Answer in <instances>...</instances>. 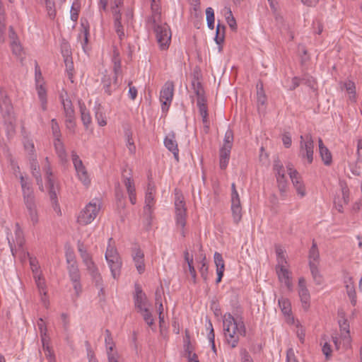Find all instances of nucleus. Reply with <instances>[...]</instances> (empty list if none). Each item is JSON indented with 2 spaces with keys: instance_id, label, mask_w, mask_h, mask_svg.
Instances as JSON below:
<instances>
[{
  "instance_id": "53",
  "label": "nucleus",
  "mask_w": 362,
  "mask_h": 362,
  "mask_svg": "<svg viewBox=\"0 0 362 362\" xmlns=\"http://www.w3.org/2000/svg\"><path fill=\"white\" fill-rule=\"evenodd\" d=\"M45 6L49 16L54 18L56 16L54 2L52 0H45Z\"/></svg>"
},
{
  "instance_id": "28",
  "label": "nucleus",
  "mask_w": 362,
  "mask_h": 362,
  "mask_svg": "<svg viewBox=\"0 0 362 362\" xmlns=\"http://www.w3.org/2000/svg\"><path fill=\"white\" fill-rule=\"evenodd\" d=\"M23 197L27 209L36 207L35 198L33 189L23 192Z\"/></svg>"
},
{
  "instance_id": "29",
  "label": "nucleus",
  "mask_w": 362,
  "mask_h": 362,
  "mask_svg": "<svg viewBox=\"0 0 362 362\" xmlns=\"http://www.w3.org/2000/svg\"><path fill=\"white\" fill-rule=\"evenodd\" d=\"M309 267H310V272H311L313 279L314 281L315 282V284L317 285L322 284V281H323V277L321 275V274L318 269L317 263L310 262L309 263Z\"/></svg>"
},
{
  "instance_id": "62",
  "label": "nucleus",
  "mask_w": 362,
  "mask_h": 362,
  "mask_svg": "<svg viewBox=\"0 0 362 362\" xmlns=\"http://www.w3.org/2000/svg\"><path fill=\"white\" fill-rule=\"evenodd\" d=\"M87 346V357L88 359V362H98V359L96 358L95 354L92 349L90 346V344L88 341L86 342Z\"/></svg>"
},
{
  "instance_id": "17",
  "label": "nucleus",
  "mask_w": 362,
  "mask_h": 362,
  "mask_svg": "<svg viewBox=\"0 0 362 362\" xmlns=\"http://www.w3.org/2000/svg\"><path fill=\"white\" fill-rule=\"evenodd\" d=\"M276 271L279 280L284 284L289 291H291L293 289V284L291 282V272L286 267L276 269Z\"/></svg>"
},
{
  "instance_id": "4",
  "label": "nucleus",
  "mask_w": 362,
  "mask_h": 362,
  "mask_svg": "<svg viewBox=\"0 0 362 362\" xmlns=\"http://www.w3.org/2000/svg\"><path fill=\"white\" fill-rule=\"evenodd\" d=\"M273 170L277 182L278 188L281 195L284 197L287 188V179L286 177V171L282 163L279 158L274 160Z\"/></svg>"
},
{
  "instance_id": "35",
  "label": "nucleus",
  "mask_w": 362,
  "mask_h": 362,
  "mask_svg": "<svg viewBox=\"0 0 362 362\" xmlns=\"http://www.w3.org/2000/svg\"><path fill=\"white\" fill-rule=\"evenodd\" d=\"M225 31L226 26L218 23L216 26V36L214 38L217 45H221L224 42Z\"/></svg>"
},
{
  "instance_id": "39",
  "label": "nucleus",
  "mask_w": 362,
  "mask_h": 362,
  "mask_svg": "<svg viewBox=\"0 0 362 362\" xmlns=\"http://www.w3.org/2000/svg\"><path fill=\"white\" fill-rule=\"evenodd\" d=\"M62 105L64 107V115L66 118L74 117V110L72 107L71 101L69 99H63Z\"/></svg>"
},
{
  "instance_id": "19",
  "label": "nucleus",
  "mask_w": 362,
  "mask_h": 362,
  "mask_svg": "<svg viewBox=\"0 0 362 362\" xmlns=\"http://www.w3.org/2000/svg\"><path fill=\"white\" fill-rule=\"evenodd\" d=\"M30 170L33 176L35 178L37 185L41 191H44L42 180L41 177L40 166L37 161L36 157L33 158L30 160Z\"/></svg>"
},
{
  "instance_id": "47",
  "label": "nucleus",
  "mask_w": 362,
  "mask_h": 362,
  "mask_svg": "<svg viewBox=\"0 0 362 362\" xmlns=\"http://www.w3.org/2000/svg\"><path fill=\"white\" fill-rule=\"evenodd\" d=\"M51 129L52 135L54 137V140H57V139H61L62 133L60 131L59 125L56 119H52L51 120Z\"/></svg>"
},
{
  "instance_id": "37",
  "label": "nucleus",
  "mask_w": 362,
  "mask_h": 362,
  "mask_svg": "<svg viewBox=\"0 0 362 362\" xmlns=\"http://www.w3.org/2000/svg\"><path fill=\"white\" fill-rule=\"evenodd\" d=\"M67 270L70 280L81 279V274L78 264H72L67 265Z\"/></svg>"
},
{
  "instance_id": "3",
  "label": "nucleus",
  "mask_w": 362,
  "mask_h": 362,
  "mask_svg": "<svg viewBox=\"0 0 362 362\" xmlns=\"http://www.w3.org/2000/svg\"><path fill=\"white\" fill-rule=\"evenodd\" d=\"M44 171L46 174L47 184L48 186L49 195L52 202L54 211L60 212L59 206L57 200L58 187L55 186L54 182L52 178V173L51 170L50 163L45 164L43 167Z\"/></svg>"
},
{
  "instance_id": "31",
  "label": "nucleus",
  "mask_w": 362,
  "mask_h": 362,
  "mask_svg": "<svg viewBox=\"0 0 362 362\" xmlns=\"http://www.w3.org/2000/svg\"><path fill=\"white\" fill-rule=\"evenodd\" d=\"M112 240V238L109 239V243ZM105 259L107 262H112L113 260L119 259V255L117 251V249L110 245V243L108 244L107 247V250L105 252Z\"/></svg>"
},
{
  "instance_id": "32",
  "label": "nucleus",
  "mask_w": 362,
  "mask_h": 362,
  "mask_svg": "<svg viewBox=\"0 0 362 362\" xmlns=\"http://www.w3.org/2000/svg\"><path fill=\"white\" fill-rule=\"evenodd\" d=\"M109 267L111 271L112 276L114 279H117L121 272L122 261L121 259L113 260L112 262H107Z\"/></svg>"
},
{
  "instance_id": "18",
  "label": "nucleus",
  "mask_w": 362,
  "mask_h": 362,
  "mask_svg": "<svg viewBox=\"0 0 362 362\" xmlns=\"http://www.w3.org/2000/svg\"><path fill=\"white\" fill-rule=\"evenodd\" d=\"M339 328L341 331V335L344 344L346 346H350L351 344V337H350V330H349V324L346 319L339 320Z\"/></svg>"
},
{
  "instance_id": "64",
  "label": "nucleus",
  "mask_w": 362,
  "mask_h": 362,
  "mask_svg": "<svg viewBox=\"0 0 362 362\" xmlns=\"http://www.w3.org/2000/svg\"><path fill=\"white\" fill-rule=\"evenodd\" d=\"M286 362H299L292 348L288 349L286 351Z\"/></svg>"
},
{
  "instance_id": "24",
  "label": "nucleus",
  "mask_w": 362,
  "mask_h": 362,
  "mask_svg": "<svg viewBox=\"0 0 362 362\" xmlns=\"http://www.w3.org/2000/svg\"><path fill=\"white\" fill-rule=\"evenodd\" d=\"M231 211L233 221L235 224H238L242 218V207L240 204V199L231 200Z\"/></svg>"
},
{
  "instance_id": "22",
  "label": "nucleus",
  "mask_w": 362,
  "mask_h": 362,
  "mask_svg": "<svg viewBox=\"0 0 362 362\" xmlns=\"http://www.w3.org/2000/svg\"><path fill=\"white\" fill-rule=\"evenodd\" d=\"M89 36V25L87 21L81 20V31L78 34V38L82 39L81 46L84 51H86V46L88 42Z\"/></svg>"
},
{
  "instance_id": "46",
  "label": "nucleus",
  "mask_w": 362,
  "mask_h": 362,
  "mask_svg": "<svg viewBox=\"0 0 362 362\" xmlns=\"http://www.w3.org/2000/svg\"><path fill=\"white\" fill-rule=\"evenodd\" d=\"M129 176H125L123 175V183L127 189V193L135 191L134 182L132 178L131 173H129Z\"/></svg>"
},
{
  "instance_id": "10",
  "label": "nucleus",
  "mask_w": 362,
  "mask_h": 362,
  "mask_svg": "<svg viewBox=\"0 0 362 362\" xmlns=\"http://www.w3.org/2000/svg\"><path fill=\"white\" fill-rule=\"evenodd\" d=\"M84 265L86 267L87 271L90 275L93 281L95 283V286H101V283L103 282V279L100 273L98 271V268L93 261L92 257L83 261Z\"/></svg>"
},
{
  "instance_id": "48",
  "label": "nucleus",
  "mask_w": 362,
  "mask_h": 362,
  "mask_svg": "<svg viewBox=\"0 0 362 362\" xmlns=\"http://www.w3.org/2000/svg\"><path fill=\"white\" fill-rule=\"evenodd\" d=\"M125 136L127 140V146L130 153H134L136 151V146L132 139V134L130 130L125 131Z\"/></svg>"
},
{
  "instance_id": "34",
  "label": "nucleus",
  "mask_w": 362,
  "mask_h": 362,
  "mask_svg": "<svg viewBox=\"0 0 362 362\" xmlns=\"http://www.w3.org/2000/svg\"><path fill=\"white\" fill-rule=\"evenodd\" d=\"M33 277L40 294L46 296L47 288L45 279L42 276L41 274H35Z\"/></svg>"
},
{
  "instance_id": "51",
  "label": "nucleus",
  "mask_w": 362,
  "mask_h": 362,
  "mask_svg": "<svg viewBox=\"0 0 362 362\" xmlns=\"http://www.w3.org/2000/svg\"><path fill=\"white\" fill-rule=\"evenodd\" d=\"M113 65V73L119 75L122 71L121 69V59L119 58V53H117V56L112 57Z\"/></svg>"
},
{
  "instance_id": "58",
  "label": "nucleus",
  "mask_w": 362,
  "mask_h": 362,
  "mask_svg": "<svg viewBox=\"0 0 362 362\" xmlns=\"http://www.w3.org/2000/svg\"><path fill=\"white\" fill-rule=\"evenodd\" d=\"M199 272L202 277L204 281L207 280V274H208V266L206 262V257L204 256L202 260V266L199 268Z\"/></svg>"
},
{
  "instance_id": "33",
  "label": "nucleus",
  "mask_w": 362,
  "mask_h": 362,
  "mask_svg": "<svg viewBox=\"0 0 362 362\" xmlns=\"http://www.w3.org/2000/svg\"><path fill=\"white\" fill-rule=\"evenodd\" d=\"M298 295L302 303L303 308L308 310L310 307V295L308 288L298 290Z\"/></svg>"
},
{
  "instance_id": "16",
  "label": "nucleus",
  "mask_w": 362,
  "mask_h": 362,
  "mask_svg": "<svg viewBox=\"0 0 362 362\" xmlns=\"http://www.w3.org/2000/svg\"><path fill=\"white\" fill-rule=\"evenodd\" d=\"M289 177L291 180L293 187L296 189L298 194H299L301 197H303L306 194L305 189L298 171H291Z\"/></svg>"
},
{
  "instance_id": "5",
  "label": "nucleus",
  "mask_w": 362,
  "mask_h": 362,
  "mask_svg": "<svg viewBox=\"0 0 362 362\" xmlns=\"http://www.w3.org/2000/svg\"><path fill=\"white\" fill-rule=\"evenodd\" d=\"M300 155L306 158L308 162L311 163L313 160L314 141L310 134L300 136Z\"/></svg>"
},
{
  "instance_id": "1",
  "label": "nucleus",
  "mask_w": 362,
  "mask_h": 362,
  "mask_svg": "<svg viewBox=\"0 0 362 362\" xmlns=\"http://www.w3.org/2000/svg\"><path fill=\"white\" fill-rule=\"evenodd\" d=\"M223 334L226 344L230 348H235L239 342L240 336L246 335V328L242 319L238 320L227 313L223 317Z\"/></svg>"
},
{
  "instance_id": "41",
  "label": "nucleus",
  "mask_w": 362,
  "mask_h": 362,
  "mask_svg": "<svg viewBox=\"0 0 362 362\" xmlns=\"http://www.w3.org/2000/svg\"><path fill=\"white\" fill-rule=\"evenodd\" d=\"M257 103L260 105H264L267 101V97L264 92L263 83L259 81L257 84Z\"/></svg>"
},
{
  "instance_id": "6",
  "label": "nucleus",
  "mask_w": 362,
  "mask_h": 362,
  "mask_svg": "<svg viewBox=\"0 0 362 362\" xmlns=\"http://www.w3.org/2000/svg\"><path fill=\"white\" fill-rule=\"evenodd\" d=\"M154 30L160 48L162 49H168L171 39V33L169 26L166 23L155 25Z\"/></svg>"
},
{
  "instance_id": "43",
  "label": "nucleus",
  "mask_w": 362,
  "mask_h": 362,
  "mask_svg": "<svg viewBox=\"0 0 362 362\" xmlns=\"http://www.w3.org/2000/svg\"><path fill=\"white\" fill-rule=\"evenodd\" d=\"M233 139H234L233 132L232 129H228L225 133L223 147H227V148H232Z\"/></svg>"
},
{
  "instance_id": "45",
  "label": "nucleus",
  "mask_w": 362,
  "mask_h": 362,
  "mask_svg": "<svg viewBox=\"0 0 362 362\" xmlns=\"http://www.w3.org/2000/svg\"><path fill=\"white\" fill-rule=\"evenodd\" d=\"M226 20L232 30L235 31L237 30L236 21L233 16L230 8H227V13H226Z\"/></svg>"
},
{
  "instance_id": "30",
  "label": "nucleus",
  "mask_w": 362,
  "mask_h": 362,
  "mask_svg": "<svg viewBox=\"0 0 362 362\" xmlns=\"http://www.w3.org/2000/svg\"><path fill=\"white\" fill-rule=\"evenodd\" d=\"M79 108L82 122L86 129L91 123V117L89 110L86 108L84 103H79Z\"/></svg>"
},
{
  "instance_id": "21",
  "label": "nucleus",
  "mask_w": 362,
  "mask_h": 362,
  "mask_svg": "<svg viewBox=\"0 0 362 362\" xmlns=\"http://www.w3.org/2000/svg\"><path fill=\"white\" fill-rule=\"evenodd\" d=\"M113 16H114V28H115V32L117 34L119 40H122V39L124 37V27L121 22L122 14L120 13L119 11L115 10L113 11Z\"/></svg>"
},
{
  "instance_id": "2",
  "label": "nucleus",
  "mask_w": 362,
  "mask_h": 362,
  "mask_svg": "<svg viewBox=\"0 0 362 362\" xmlns=\"http://www.w3.org/2000/svg\"><path fill=\"white\" fill-rule=\"evenodd\" d=\"M100 209V200L97 199L92 200L80 212L77 218L78 223L83 226L90 223L96 218Z\"/></svg>"
},
{
  "instance_id": "63",
  "label": "nucleus",
  "mask_w": 362,
  "mask_h": 362,
  "mask_svg": "<svg viewBox=\"0 0 362 362\" xmlns=\"http://www.w3.org/2000/svg\"><path fill=\"white\" fill-rule=\"evenodd\" d=\"M128 86H129L128 95L131 100H134L136 99V98L137 96V90L134 86H132V81H129L128 83Z\"/></svg>"
},
{
  "instance_id": "14",
  "label": "nucleus",
  "mask_w": 362,
  "mask_h": 362,
  "mask_svg": "<svg viewBox=\"0 0 362 362\" xmlns=\"http://www.w3.org/2000/svg\"><path fill=\"white\" fill-rule=\"evenodd\" d=\"M132 256L135 267L139 274H142L145 271L144 254L141 250L135 247L132 249Z\"/></svg>"
},
{
  "instance_id": "59",
  "label": "nucleus",
  "mask_w": 362,
  "mask_h": 362,
  "mask_svg": "<svg viewBox=\"0 0 362 362\" xmlns=\"http://www.w3.org/2000/svg\"><path fill=\"white\" fill-rule=\"evenodd\" d=\"M65 124L66 129H68L71 133L74 134L76 127L75 117L66 118Z\"/></svg>"
},
{
  "instance_id": "9",
  "label": "nucleus",
  "mask_w": 362,
  "mask_h": 362,
  "mask_svg": "<svg viewBox=\"0 0 362 362\" xmlns=\"http://www.w3.org/2000/svg\"><path fill=\"white\" fill-rule=\"evenodd\" d=\"M119 75L113 74H107V71L103 74L101 79V84L103 86V90L108 95H110L114 91H115L118 87L117 78Z\"/></svg>"
},
{
  "instance_id": "20",
  "label": "nucleus",
  "mask_w": 362,
  "mask_h": 362,
  "mask_svg": "<svg viewBox=\"0 0 362 362\" xmlns=\"http://www.w3.org/2000/svg\"><path fill=\"white\" fill-rule=\"evenodd\" d=\"M344 284H345L346 292L350 299L351 304L353 306H355L357 303V296H356V292L355 286H354L352 277H348L344 281Z\"/></svg>"
},
{
  "instance_id": "50",
  "label": "nucleus",
  "mask_w": 362,
  "mask_h": 362,
  "mask_svg": "<svg viewBox=\"0 0 362 362\" xmlns=\"http://www.w3.org/2000/svg\"><path fill=\"white\" fill-rule=\"evenodd\" d=\"M140 313H141L144 321L148 326L151 327L152 325H153L154 319L153 318L151 313L147 308L143 309V311Z\"/></svg>"
},
{
  "instance_id": "11",
  "label": "nucleus",
  "mask_w": 362,
  "mask_h": 362,
  "mask_svg": "<svg viewBox=\"0 0 362 362\" xmlns=\"http://www.w3.org/2000/svg\"><path fill=\"white\" fill-rule=\"evenodd\" d=\"M165 146L173 153L176 161H179V149L176 141L175 134L173 132L168 133L164 139Z\"/></svg>"
},
{
  "instance_id": "7",
  "label": "nucleus",
  "mask_w": 362,
  "mask_h": 362,
  "mask_svg": "<svg viewBox=\"0 0 362 362\" xmlns=\"http://www.w3.org/2000/svg\"><path fill=\"white\" fill-rule=\"evenodd\" d=\"M174 83L173 81H168L165 83L160 93V100L162 103V110L165 111L173 100L174 94Z\"/></svg>"
},
{
  "instance_id": "60",
  "label": "nucleus",
  "mask_w": 362,
  "mask_h": 362,
  "mask_svg": "<svg viewBox=\"0 0 362 362\" xmlns=\"http://www.w3.org/2000/svg\"><path fill=\"white\" fill-rule=\"evenodd\" d=\"M21 185L22 188V192L33 189L30 183L28 181L27 178H25L23 175H20Z\"/></svg>"
},
{
  "instance_id": "49",
  "label": "nucleus",
  "mask_w": 362,
  "mask_h": 362,
  "mask_svg": "<svg viewBox=\"0 0 362 362\" xmlns=\"http://www.w3.org/2000/svg\"><path fill=\"white\" fill-rule=\"evenodd\" d=\"M194 92L196 94L197 97V100L203 99L206 100L204 95V89L202 88V86L201 83L197 82V83H192Z\"/></svg>"
},
{
  "instance_id": "40",
  "label": "nucleus",
  "mask_w": 362,
  "mask_h": 362,
  "mask_svg": "<svg viewBox=\"0 0 362 362\" xmlns=\"http://www.w3.org/2000/svg\"><path fill=\"white\" fill-rule=\"evenodd\" d=\"M279 305L284 315H288L291 312V303L287 298L283 297L280 298L278 300Z\"/></svg>"
},
{
  "instance_id": "54",
  "label": "nucleus",
  "mask_w": 362,
  "mask_h": 362,
  "mask_svg": "<svg viewBox=\"0 0 362 362\" xmlns=\"http://www.w3.org/2000/svg\"><path fill=\"white\" fill-rule=\"evenodd\" d=\"M214 259L216 269H225L224 260L221 253L216 252L214 255Z\"/></svg>"
},
{
  "instance_id": "42",
  "label": "nucleus",
  "mask_w": 362,
  "mask_h": 362,
  "mask_svg": "<svg viewBox=\"0 0 362 362\" xmlns=\"http://www.w3.org/2000/svg\"><path fill=\"white\" fill-rule=\"evenodd\" d=\"M153 207L154 206H148V205L144 206V216L145 218V221L148 226L151 225V223H152V221L153 218V211H154Z\"/></svg>"
},
{
  "instance_id": "38",
  "label": "nucleus",
  "mask_w": 362,
  "mask_h": 362,
  "mask_svg": "<svg viewBox=\"0 0 362 362\" xmlns=\"http://www.w3.org/2000/svg\"><path fill=\"white\" fill-rule=\"evenodd\" d=\"M37 327L40 330L41 341L43 344L44 348H45V339L47 336V329L45 322L42 320V318H40L37 321Z\"/></svg>"
},
{
  "instance_id": "55",
  "label": "nucleus",
  "mask_w": 362,
  "mask_h": 362,
  "mask_svg": "<svg viewBox=\"0 0 362 362\" xmlns=\"http://www.w3.org/2000/svg\"><path fill=\"white\" fill-rule=\"evenodd\" d=\"M78 250L82 259V261H84L91 257V255L88 252V251L85 248L84 245L81 242L78 243Z\"/></svg>"
},
{
  "instance_id": "57",
  "label": "nucleus",
  "mask_w": 362,
  "mask_h": 362,
  "mask_svg": "<svg viewBox=\"0 0 362 362\" xmlns=\"http://www.w3.org/2000/svg\"><path fill=\"white\" fill-rule=\"evenodd\" d=\"M28 212V216L32 221L33 225H35L38 223V214L37 211V207L31 208L27 209Z\"/></svg>"
},
{
  "instance_id": "25",
  "label": "nucleus",
  "mask_w": 362,
  "mask_h": 362,
  "mask_svg": "<svg viewBox=\"0 0 362 362\" xmlns=\"http://www.w3.org/2000/svg\"><path fill=\"white\" fill-rule=\"evenodd\" d=\"M319 151L325 165H329L332 163V155L329 149L324 145L321 138L318 139Z\"/></svg>"
},
{
  "instance_id": "8",
  "label": "nucleus",
  "mask_w": 362,
  "mask_h": 362,
  "mask_svg": "<svg viewBox=\"0 0 362 362\" xmlns=\"http://www.w3.org/2000/svg\"><path fill=\"white\" fill-rule=\"evenodd\" d=\"M71 158L78 179L85 185H88L90 181L86 167L83 165L82 160L74 151L71 152Z\"/></svg>"
},
{
  "instance_id": "52",
  "label": "nucleus",
  "mask_w": 362,
  "mask_h": 362,
  "mask_svg": "<svg viewBox=\"0 0 362 362\" xmlns=\"http://www.w3.org/2000/svg\"><path fill=\"white\" fill-rule=\"evenodd\" d=\"M301 82L311 88H314L316 81L315 79L310 75L305 74L301 78Z\"/></svg>"
},
{
  "instance_id": "26",
  "label": "nucleus",
  "mask_w": 362,
  "mask_h": 362,
  "mask_svg": "<svg viewBox=\"0 0 362 362\" xmlns=\"http://www.w3.org/2000/svg\"><path fill=\"white\" fill-rule=\"evenodd\" d=\"M230 148L227 147H221L219 151V165L220 168L222 170H224L228 166L230 154Z\"/></svg>"
},
{
  "instance_id": "12",
  "label": "nucleus",
  "mask_w": 362,
  "mask_h": 362,
  "mask_svg": "<svg viewBox=\"0 0 362 362\" xmlns=\"http://www.w3.org/2000/svg\"><path fill=\"white\" fill-rule=\"evenodd\" d=\"M134 288L135 295L134 296V300L135 308L138 310L139 312H142L143 309L146 308V305L147 304V298L146 294L143 292L142 288L139 284H136Z\"/></svg>"
},
{
  "instance_id": "36",
  "label": "nucleus",
  "mask_w": 362,
  "mask_h": 362,
  "mask_svg": "<svg viewBox=\"0 0 362 362\" xmlns=\"http://www.w3.org/2000/svg\"><path fill=\"white\" fill-rule=\"evenodd\" d=\"M187 209H180L175 211L176 226H186Z\"/></svg>"
},
{
  "instance_id": "15",
  "label": "nucleus",
  "mask_w": 362,
  "mask_h": 362,
  "mask_svg": "<svg viewBox=\"0 0 362 362\" xmlns=\"http://www.w3.org/2000/svg\"><path fill=\"white\" fill-rule=\"evenodd\" d=\"M197 105L199 108V115L202 117V122L204 124V132L207 133L209 130L210 122L209 119L206 100H197Z\"/></svg>"
},
{
  "instance_id": "13",
  "label": "nucleus",
  "mask_w": 362,
  "mask_h": 362,
  "mask_svg": "<svg viewBox=\"0 0 362 362\" xmlns=\"http://www.w3.org/2000/svg\"><path fill=\"white\" fill-rule=\"evenodd\" d=\"M0 110L4 117L9 116L13 111L11 100L8 97L6 91L3 88L0 89Z\"/></svg>"
},
{
  "instance_id": "56",
  "label": "nucleus",
  "mask_w": 362,
  "mask_h": 362,
  "mask_svg": "<svg viewBox=\"0 0 362 362\" xmlns=\"http://www.w3.org/2000/svg\"><path fill=\"white\" fill-rule=\"evenodd\" d=\"M175 211L180 209H185V203L184 201V198L182 194H179L176 193L175 199Z\"/></svg>"
},
{
  "instance_id": "61",
  "label": "nucleus",
  "mask_w": 362,
  "mask_h": 362,
  "mask_svg": "<svg viewBox=\"0 0 362 362\" xmlns=\"http://www.w3.org/2000/svg\"><path fill=\"white\" fill-rule=\"evenodd\" d=\"M71 281L72 282L73 288H74V290L75 291L76 296L77 297L79 296V295L82 292V286L81 284V279H76V281H75V279L71 280Z\"/></svg>"
},
{
  "instance_id": "27",
  "label": "nucleus",
  "mask_w": 362,
  "mask_h": 362,
  "mask_svg": "<svg viewBox=\"0 0 362 362\" xmlns=\"http://www.w3.org/2000/svg\"><path fill=\"white\" fill-rule=\"evenodd\" d=\"M55 152L60 160L64 163L67 160V153L62 141L59 139L54 141Z\"/></svg>"
},
{
  "instance_id": "44",
  "label": "nucleus",
  "mask_w": 362,
  "mask_h": 362,
  "mask_svg": "<svg viewBox=\"0 0 362 362\" xmlns=\"http://www.w3.org/2000/svg\"><path fill=\"white\" fill-rule=\"evenodd\" d=\"M320 255L317 244L313 241L311 248L309 252V263L310 262H317L319 259Z\"/></svg>"
},
{
  "instance_id": "23",
  "label": "nucleus",
  "mask_w": 362,
  "mask_h": 362,
  "mask_svg": "<svg viewBox=\"0 0 362 362\" xmlns=\"http://www.w3.org/2000/svg\"><path fill=\"white\" fill-rule=\"evenodd\" d=\"M156 189L154 183L153 182H149L146 191L144 206L148 205V206H154L156 203Z\"/></svg>"
}]
</instances>
